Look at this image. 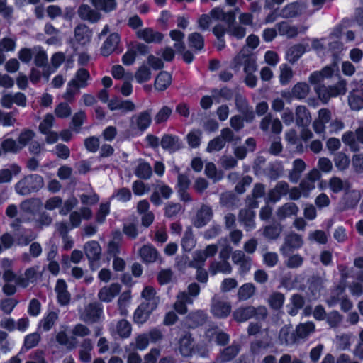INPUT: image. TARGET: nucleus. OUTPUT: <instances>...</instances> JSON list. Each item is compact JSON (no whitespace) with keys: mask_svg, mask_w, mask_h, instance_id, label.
<instances>
[{"mask_svg":"<svg viewBox=\"0 0 363 363\" xmlns=\"http://www.w3.org/2000/svg\"><path fill=\"white\" fill-rule=\"evenodd\" d=\"M243 67L245 77V83L250 87H255L257 84V77L254 73L257 71L256 60L252 55L246 53L242 49L233 59L231 67L235 71H239Z\"/></svg>","mask_w":363,"mask_h":363,"instance_id":"f257e3e1","label":"nucleus"},{"mask_svg":"<svg viewBox=\"0 0 363 363\" xmlns=\"http://www.w3.org/2000/svg\"><path fill=\"white\" fill-rule=\"evenodd\" d=\"M235 15L233 12H224L223 9L220 8H215L211 10L210 13L202 15L198 23L199 28L201 30H208L211 23L216 21H220L225 25L229 26L234 21Z\"/></svg>","mask_w":363,"mask_h":363,"instance_id":"f03ea898","label":"nucleus"},{"mask_svg":"<svg viewBox=\"0 0 363 363\" xmlns=\"http://www.w3.org/2000/svg\"><path fill=\"white\" fill-rule=\"evenodd\" d=\"M90 79L89 72L84 69H79L74 78L68 82L66 91L63 94V98L68 101H72L79 89H84L88 85Z\"/></svg>","mask_w":363,"mask_h":363,"instance_id":"7ed1b4c3","label":"nucleus"},{"mask_svg":"<svg viewBox=\"0 0 363 363\" xmlns=\"http://www.w3.org/2000/svg\"><path fill=\"white\" fill-rule=\"evenodd\" d=\"M315 91L318 99L324 104H327L331 98L345 95L347 91L346 83L342 80L333 86H315Z\"/></svg>","mask_w":363,"mask_h":363,"instance_id":"20e7f679","label":"nucleus"},{"mask_svg":"<svg viewBox=\"0 0 363 363\" xmlns=\"http://www.w3.org/2000/svg\"><path fill=\"white\" fill-rule=\"evenodd\" d=\"M44 182L42 177L33 174L24 177L16 185V191L21 195H28L37 191L43 186Z\"/></svg>","mask_w":363,"mask_h":363,"instance_id":"39448f33","label":"nucleus"},{"mask_svg":"<svg viewBox=\"0 0 363 363\" xmlns=\"http://www.w3.org/2000/svg\"><path fill=\"white\" fill-rule=\"evenodd\" d=\"M330 306H334L340 303V308L344 311H347L352 308V303L346 297L344 292V287L337 286L327 301Z\"/></svg>","mask_w":363,"mask_h":363,"instance_id":"423d86ee","label":"nucleus"},{"mask_svg":"<svg viewBox=\"0 0 363 363\" xmlns=\"http://www.w3.org/2000/svg\"><path fill=\"white\" fill-rule=\"evenodd\" d=\"M332 119V113L328 108H321L318 112V116L313 123V128L316 133H324Z\"/></svg>","mask_w":363,"mask_h":363,"instance_id":"0eeeda50","label":"nucleus"},{"mask_svg":"<svg viewBox=\"0 0 363 363\" xmlns=\"http://www.w3.org/2000/svg\"><path fill=\"white\" fill-rule=\"evenodd\" d=\"M338 66L334 63L325 67L321 71L314 72L309 77V82L312 84H318L326 79L330 78L334 74H337Z\"/></svg>","mask_w":363,"mask_h":363,"instance_id":"6e6552de","label":"nucleus"},{"mask_svg":"<svg viewBox=\"0 0 363 363\" xmlns=\"http://www.w3.org/2000/svg\"><path fill=\"white\" fill-rule=\"evenodd\" d=\"M172 189L167 185L158 184L155 186L153 193L151 195V202L155 206H160L163 199H168L172 196Z\"/></svg>","mask_w":363,"mask_h":363,"instance_id":"1a4fd4ad","label":"nucleus"},{"mask_svg":"<svg viewBox=\"0 0 363 363\" xmlns=\"http://www.w3.org/2000/svg\"><path fill=\"white\" fill-rule=\"evenodd\" d=\"M102 313L100 307L96 304H89L80 311V319L86 323L96 322Z\"/></svg>","mask_w":363,"mask_h":363,"instance_id":"9d476101","label":"nucleus"},{"mask_svg":"<svg viewBox=\"0 0 363 363\" xmlns=\"http://www.w3.org/2000/svg\"><path fill=\"white\" fill-rule=\"evenodd\" d=\"M121 289V286L118 284H111L110 285L105 286L99 290L98 293V298L103 302H111L119 294Z\"/></svg>","mask_w":363,"mask_h":363,"instance_id":"9b49d317","label":"nucleus"},{"mask_svg":"<svg viewBox=\"0 0 363 363\" xmlns=\"http://www.w3.org/2000/svg\"><path fill=\"white\" fill-rule=\"evenodd\" d=\"M110 330L113 336L126 338L129 337L131 333V325L127 320L122 319L117 322L112 323Z\"/></svg>","mask_w":363,"mask_h":363,"instance_id":"f8f14e48","label":"nucleus"},{"mask_svg":"<svg viewBox=\"0 0 363 363\" xmlns=\"http://www.w3.org/2000/svg\"><path fill=\"white\" fill-rule=\"evenodd\" d=\"M211 311L214 316L223 318L227 317L230 313L231 306L228 302L213 298Z\"/></svg>","mask_w":363,"mask_h":363,"instance_id":"ddd939ff","label":"nucleus"},{"mask_svg":"<svg viewBox=\"0 0 363 363\" xmlns=\"http://www.w3.org/2000/svg\"><path fill=\"white\" fill-rule=\"evenodd\" d=\"M137 37L147 43H160L163 35L150 28H144L136 31Z\"/></svg>","mask_w":363,"mask_h":363,"instance_id":"4468645a","label":"nucleus"},{"mask_svg":"<svg viewBox=\"0 0 363 363\" xmlns=\"http://www.w3.org/2000/svg\"><path fill=\"white\" fill-rule=\"evenodd\" d=\"M141 297L143 299L141 303L145 304L150 309H156L160 300L156 295L155 289L150 286H145L141 292Z\"/></svg>","mask_w":363,"mask_h":363,"instance_id":"2eb2a0df","label":"nucleus"},{"mask_svg":"<svg viewBox=\"0 0 363 363\" xmlns=\"http://www.w3.org/2000/svg\"><path fill=\"white\" fill-rule=\"evenodd\" d=\"M320 177V172L317 169H313L308 174L306 179L301 182L300 187L302 195L307 196L309 192L315 189V182Z\"/></svg>","mask_w":363,"mask_h":363,"instance_id":"dca6fc26","label":"nucleus"},{"mask_svg":"<svg viewBox=\"0 0 363 363\" xmlns=\"http://www.w3.org/2000/svg\"><path fill=\"white\" fill-rule=\"evenodd\" d=\"M348 104L353 111L363 108V85L349 94Z\"/></svg>","mask_w":363,"mask_h":363,"instance_id":"f3484780","label":"nucleus"},{"mask_svg":"<svg viewBox=\"0 0 363 363\" xmlns=\"http://www.w3.org/2000/svg\"><path fill=\"white\" fill-rule=\"evenodd\" d=\"M67 326L62 325L61 330L56 335V341L68 350H72L77 346V341L74 337H69L67 334Z\"/></svg>","mask_w":363,"mask_h":363,"instance_id":"a211bd4d","label":"nucleus"},{"mask_svg":"<svg viewBox=\"0 0 363 363\" xmlns=\"http://www.w3.org/2000/svg\"><path fill=\"white\" fill-rule=\"evenodd\" d=\"M120 42V36L116 33H113L108 35L104 42L101 48V53L104 56L110 55L116 48Z\"/></svg>","mask_w":363,"mask_h":363,"instance_id":"6ab92c4d","label":"nucleus"},{"mask_svg":"<svg viewBox=\"0 0 363 363\" xmlns=\"http://www.w3.org/2000/svg\"><path fill=\"white\" fill-rule=\"evenodd\" d=\"M55 293L58 302L61 305H67L70 301V294L67 291V285L65 280L58 279L56 283Z\"/></svg>","mask_w":363,"mask_h":363,"instance_id":"aec40b11","label":"nucleus"},{"mask_svg":"<svg viewBox=\"0 0 363 363\" xmlns=\"http://www.w3.org/2000/svg\"><path fill=\"white\" fill-rule=\"evenodd\" d=\"M152 121L151 112L145 111L132 118V125L144 130L150 125Z\"/></svg>","mask_w":363,"mask_h":363,"instance_id":"412c9836","label":"nucleus"},{"mask_svg":"<svg viewBox=\"0 0 363 363\" xmlns=\"http://www.w3.org/2000/svg\"><path fill=\"white\" fill-rule=\"evenodd\" d=\"M84 250L86 255L91 262V267L94 270L97 267L94 268L92 262L99 259L101 252V247L97 242L91 241L85 245Z\"/></svg>","mask_w":363,"mask_h":363,"instance_id":"4be33fe9","label":"nucleus"},{"mask_svg":"<svg viewBox=\"0 0 363 363\" xmlns=\"http://www.w3.org/2000/svg\"><path fill=\"white\" fill-rule=\"evenodd\" d=\"M108 106L111 111H119L124 113L135 109V104L130 101H122L118 99L111 100Z\"/></svg>","mask_w":363,"mask_h":363,"instance_id":"5701e85b","label":"nucleus"},{"mask_svg":"<svg viewBox=\"0 0 363 363\" xmlns=\"http://www.w3.org/2000/svg\"><path fill=\"white\" fill-rule=\"evenodd\" d=\"M91 36V31L85 26H79L74 30V42L79 45L88 43Z\"/></svg>","mask_w":363,"mask_h":363,"instance_id":"b1692460","label":"nucleus"},{"mask_svg":"<svg viewBox=\"0 0 363 363\" xmlns=\"http://www.w3.org/2000/svg\"><path fill=\"white\" fill-rule=\"evenodd\" d=\"M305 9L304 4L291 3L282 9L281 15L284 18H293L301 14Z\"/></svg>","mask_w":363,"mask_h":363,"instance_id":"393cba45","label":"nucleus"},{"mask_svg":"<svg viewBox=\"0 0 363 363\" xmlns=\"http://www.w3.org/2000/svg\"><path fill=\"white\" fill-rule=\"evenodd\" d=\"M233 261L235 264L240 266V273L247 272L251 267L250 259L246 257L242 252L236 251L233 255Z\"/></svg>","mask_w":363,"mask_h":363,"instance_id":"a878e982","label":"nucleus"},{"mask_svg":"<svg viewBox=\"0 0 363 363\" xmlns=\"http://www.w3.org/2000/svg\"><path fill=\"white\" fill-rule=\"evenodd\" d=\"M206 337L210 342L214 340L215 342L219 345H224L229 340L228 336L225 333L220 332L217 328L208 330L206 333Z\"/></svg>","mask_w":363,"mask_h":363,"instance_id":"bb28decb","label":"nucleus"},{"mask_svg":"<svg viewBox=\"0 0 363 363\" xmlns=\"http://www.w3.org/2000/svg\"><path fill=\"white\" fill-rule=\"evenodd\" d=\"M271 127L273 133H279L282 130V125L278 118L272 119L271 116H267L261 122V128L264 130H268Z\"/></svg>","mask_w":363,"mask_h":363,"instance_id":"cd10ccee","label":"nucleus"},{"mask_svg":"<svg viewBox=\"0 0 363 363\" xmlns=\"http://www.w3.org/2000/svg\"><path fill=\"white\" fill-rule=\"evenodd\" d=\"M177 350L184 357H189L194 352L192 340L189 335H185L179 340Z\"/></svg>","mask_w":363,"mask_h":363,"instance_id":"c85d7f7f","label":"nucleus"},{"mask_svg":"<svg viewBox=\"0 0 363 363\" xmlns=\"http://www.w3.org/2000/svg\"><path fill=\"white\" fill-rule=\"evenodd\" d=\"M172 82V76L167 72H161L156 77L155 80V88L156 90L162 91L167 89Z\"/></svg>","mask_w":363,"mask_h":363,"instance_id":"c756f323","label":"nucleus"},{"mask_svg":"<svg viewBox=\"0 0 363 363\" xmlns=\"http://www.w3.org/2000/svg\"><path fill=\"white\" fill-rule=\"evenodd\" d=\"M296 124L298 126H307L311 121V114L304 106H298L296 109Z\"/></svg>","mask_w":363,"mask_h":363,"instance_id":"7c9ffc66","label":"nucleus"},{"mask_svg":"<svg viewBox=\"0 0 363 363\" xmlns=\"http://www.w3.org/2000/svg\"><path fill=\"white\" fill-rule=\"evenodd\" d=\"M92 216L91 211L89 208H82L80 213L74 211L70 215V223L73 228L79 225L82 220H89Z\"/></svg>","mask_w":363,"mask_h":363,"instance_id":"2f4dec72","label":"nucleus"},{"mask_svg":"<svg viewBox=\"0 0 363 363\" xmlns=\"http://www.w3.org/2000/svg\"><path fill=\"white\" fill-rule=\"evenodd\" d=\"M211 218V211L208 206H202L194 219V225L197 228L204 226Z\"/></svg>","mask_w":363,"mask_h":363,"instance_id":"473e14b6","label":"nucleus"},{"mask_svg":"<svg viewBox=\"0 0 363 363\" xmlns=\"http://www.w3.org/2000/svg\"><path fill=\"white\" fill-rule=\"evenodd\" d=\"M155 311L141 303L134 313V320L138 324H143L147 321L150 315Z\"/></svg>","mask_w":363,"mask_h":363,"instance_id":"72a5a7b5","label":"nucleus"},{"mask_svg":"<svg viewBox=\"0 0 363 363\" xmlns=\"http://www.w3.org/2000/svg\"><path fill=\"white\" fill-rule=\"evenodd\" d=\"M302 245L303 240L299 235L296 234L291 235L287 238L286 243L282 247L283 253L286 254L291 250L298 249L301 247Z\"/></svg>","mask_w":363,"mask_h":363,"instance_id":"f704fd0d","label":"nucleus"},{"mask_svg":"<svg viewBox=\"0 0 363 363\" xmlns=\"http://www.w3.org/2000/svg\"><path fill=\"white\" fill-rule=\"evenodd\" d=\"M139 254L145 262H153L158 256L157 251L151 245H144L139 250Z\"/></svg>","mask_w":363,"mask_h":363,"instance_id":"c9c22d12","label":"nucleus"},{"mask_svg":"<svg viewBox=\"0 0 363 363\" xmlns=\"http://www.w3.org/2000/svg\"><path fill=\"white\" fill-rule=\"evenodd\" d=\"M298 208L294 203H289L278 209L277 216L279 219H284L291 216L296 215Z\"/></svg>","mask_w":363,"mask_h":363,"instance_id":"e433bc0d","label":"nucleus"},{"mask_svg":"<svg viewBox=\"0 0 363 363\" xmlns=\"http://www.w3.org/2000/svg\"><path fill=\"white\" fill-rule=\"evenodd\" d=\"M255 314V308L251 306L246 308H240L237 309L234 313V318L238 322H244L254 316Z\"/></svg>","mask_w":363,"mask_h":363,"instance_id":"4c0bfd02","label":"nucleus"},{"mask_svg":"<svg viewBox=\"0 0 363 363\" xmlns=\"http://www.w3.org/2000/svg\"><path fill=\"white\" fill-rule=\"evenodd\" d=\"M37 273L38 272L35 268L28 269L25 272L24 277H21V278L18 279L16 284L23 288L27 287L30 283L35 281Z\"/></svg>","mask_w":363,"mask_h":363,"instance_id":"58836bf2","label":"nucleus"},{"mask_svg":"<svg viewBox=\"0 0 363 363\" xmlns=\"http://www.w3.org/2000/svg\"><path fill=\"white\" fill-rule=\"evenodd\" d=\"M131 294L130 291H124L121 294L118 300V307L120 311V313L122 315L128 314V308L130 304Z\"/></svg>","mask_w":363,"mask_h":363,"instance_id":"ea45409f","label":"nucleus"},{"mask_svg":"<svg viewBox=\"0 0 363 363\" xmlns=\"http://www.w3.org/2000/svg\"><path fill=\"white\" fill-rule=\"evenodd\" d=\"M279 340L281 344L291 345L297 341V337L291 333V328L286 325L281 329Z\"/></svg>","mask_w":363,"mask_h":363,"instance_id":"a19ab883","label":"nucleus"},{"mask_svg":"<svg viewBox=\"0 0 363 363\" xmlns=\"http://www.w3.org/2000/svg\"><path fill=\"white\" fill-rule=\"evenodd\" d=\"M16 47V40L13 38H4L0 40V64L4 60V57L1 53L5 52H13Z\"/></svg>","mask_w":363,"mask_h":363,"instance_id":"79ce46f5","label":"nucleus"},{"mask_svg":"<svg viewBox=\"0 0 363 363\" xmlns=\"http://www.w3.org/2000/svg\"><path fill=\"white\" fill-rule=\"evenodd\" d=\"M328 188L333 193H338L348 189L347 182L342 180L337 177H333L328 183Z\"/></svg>","mask_w":363,"mask_h":363,"instance_id":"37998d69","label":"nucleus"},{"mask_svg":"<svg viewBox=\"0 0 363 363\" xmlns=\"http://www.w3.org/2000/svg\"><path fill=\"white\" fill-rule=\"evenodd\" d=\"M289 186L286 183H279L277 186L269 194V200L272 202L279 201L281 196L286 194L288 191Z\"/></svg>","mask_w":363,"mask_h":363,"instance_id":"c03bdc74","label":"nucleus"},{"mask_svg":"<svg viewBox=\"0 0 363 363\" xmlns=\"http://www.w3.org/2000/svg\"><path fill=\"white\" fill-rule=\"evenodd\" d=\"M193 300L189 297L185 293H181L177 296V300L174 303V309L181 314L186 312V304L192 303Z\"/></svg>","mask_w":363,"mask_h":363,"instance_id":"a18cd8bd","label":"nucleus"},{"mask_svg":"<svg viewBox=\"0 0 363 363\" xmlns=\"http://www.w3.org/2000/svg\"><path fill=\"white\" fill-rule=\"evenodd\" d=\"M78 12L82 18L91 22H95L100 18L99 13L96 11H92L87 5L81 6Z\"/></svg>","mask_w":363,"mask_h":363,"instance_id":"49530a36","label":"nucleus"},{"mask_svg":"<svg viewBox=\"0 0 363 363\" xmlns=\"http://www.w3.org/2000/svg\"><path fill=\"white\" fill-rule=\"evenodd\" d=\"M92 348V342L90 340L86 339L83 341L79 350V358L82 362H89L91 360Z\"/></svg>","mask_w":363,"mask_h":363,"instance_id":"de8ad7c7","label":"nucleus"},{"mask_svg":"<svg viewBox=\"0 0 363 363\" xmlns=\"http://www.w3.org/2000/svg\"><path fill=\"white\" fill-rule=\"evenodd\" d=\"M255 213L251 209L242 210L240 213V218L244 223L247 230L255 228Z\"/></svg>","mask_w":363,"mask_h":363,"instance_id":"09e8293b","label":"nucleus"},{"mask_svg":"<svg viewBox=\"0 0 363 363\" xmlns=\"http://www.w3.org/2000/svg\"><path fill=\"white\" fill-rule=\"evenodd\" d=\"M21 172V167L16 164H12L10 169L0 170V182L6 183L11 180L12 175H17Z\"/></svg>","mask_w":363,"mask_h":363,"instance_id":"8fccbe9b","label":"nucleus"},{"mask_svg":"<svg viewBox=\"0 0 363 363\" xmlns=\"http://www.w3.org/2000/svg\"><path fill=\"white\" fill-rule=\"evenodd\" d=\"M306 51V47L303 45H296L291 47L287 52V58L290 62L298 60Z\"/></svg>","mask_w":363,"mask_h":363,"instance_id":"3c124183","label":"nucleus"},{"mask_svg":"<svg viewBox=\"0 0 363 363\" xmlns=\"http://www.w3.org/2000/svg\"><path fill=\"white\" fill-rule=\"evenodd\" d=\"M209 270L213 274L217 273L230 274L232 271V268L226 260L223 259L220 262L212 263Z\"/></svg>","mask_w":363,"mask_h":363,"instance_id":"603ef678","label":"nucleus"},{"mask_svg":"<svg viewBox=\"0 0 363 363\" xmlns=\"http://www.w3.org/2000/svg\"><path fill=\"white\" fill-rule=\"evenodd\" d=\"M151 76L150 69L145 65L139 67L135 73V78L140 84L149 81L151 79Z\"/></svg>","mask_w":363,"mask_h":363,"instance_id":"864d4df0","label":"nucleus"},{"mask_svg":"<svg viewBox=\"0 0 363 363\" xmlns=\"http://www.w3.org/2000/svg\"><path fill=\"white\" fill-rule=\"evenodd\" d=\"M310 91V88L306 83H298L292 89L294 97L302 99L307 96Z\"/></svg>","mask_w":363,"mask_h":363,"instance_id":"5fc2aeb1","label":"nucleus"},{"mask_svg":"<svg viewBox=\"0 0 363 363\" xmlns=\"http://www.w3.org/2000/svg\"><path fill=\"white\" fill-rule=\"evenodd\" d=\"M255 288L252 284H245L238 290V296L240 300H247L253 296Z\"/></svg>","mask_w":363,"mask_h":363,"instance_id":"6e6d98bb","label":"nucleus"},{"mask_svg":"<svg viewBox=\"0 0 363 363\" xmlns=\"http://www.w3.org/2000/svg\"><path fill=\"white\" fill-rule=\"evenodd\" d=\"M72 109L69 105L65 102L57 104L55 108V114L57 118H67L70 116Z\"/></svg>","mask_w":363,"mask_h":363,"instance_id":"4d7b16f0","label":"nucleus"},{"mask_svg":"<svg viewBox=\"0 0 363 363\" xmlns=\"http://www.w3.org/2000/svg\"><path fill=\"white\" fill-rule=\"evenodd\" d=\"M93 5L96 9L104 11H111L116 8L115 0H92Z\"/></svg>","mask_w":363,"mask_h":363,"instance_id":"13d9d810","label":"nucleus"},{"mask_svg":"<svg viewBox=\"0 0 363 363\" xmlns=\"http://www.w3.org/2000/svg\"><path fill=\"white\" fill-rule=\"evenodd\" d=\"M184 36V33L179 30H174L170 32V37L172 40L175 41L174 46L178 52H182L184 50L185 46L182 41Z\"/></svg>","mask_w":363,"mask_h":363,"instance_id":"bf43d9fd","label":"nucleus"},{"mask_svg":"<svg viewBox=\"0 0 363 363\" xmlns=\"http://www.w3.org/2000/svg\"><path fill=\"white\" fill-rule=\"evenodd\" d=\"M315 325L312 322L301 324L296 328V335L298 337L304 338L313 333Z\"/></svg>","mask_w":363,"mask_h":363,"instance_id":"052dcab7","label":"nucleus"},{"mask_svg":"<svg viewBox=\"0 0 363 363\" xmlns=\"http://www.w3.org/2000/svg\"><path fill=\"white\" fill-rule=\"evenodd\" d=\"M57 319V314L55 312H50L40 321V327L42 328L43 330L48 331L51 329Z\"/></svg>","mask_w":363,"mask_h":363,"instance_id":"680f3d73","label":"nucleus"},{"mask_svg":"<svg viewBox=\"0 0 363 363\" xmlns=\"http://www.w3.org/2000/svg\"><path fill=\"white\" fill-rule=\"evenodd\" d=\"M280 74L279 81L283 85H285L289 82L293 77V72L291 68L286 65H281L279 67Z\"/></svg>","mask_w":363,"mask_h":363,"instance_id":"e2e57ef3","label":"nucleus"},{"mask_svg":"<svg viewBox=\"0 0 363 363\" xmlns=\"http://www.w3.org/2000/svg\"><path fill=\"white\" fill-rule=\"evenodd\" d=\"M40 203L39 199L26 200L21 203V208L26 213H33L34 211L38 209Z\"/></svg>","mask_w":363,"mask_h":363,"instance_id":"0e129e2a","label":"nucleus"},{"mask_svg":"<svg viewBox=\"0 0 363 363\" xmlns=\"http://www.w3.org/2000/svg\"><path fill=\"white\" fill-rule=\"evenodd\" d=\"M2 149L6 152L16 153L21 150L18 141L13 139H6L1 144Z\"/></svg>","mask_w":363,"mask_h":363,"instance_id":"69168bd1","label":"nucleus"},{"mask_svg":"<svg viewBox=\"0 0 363 363\" xmlns=\"http://www.w3.org/2000/svg\"><path fill=\"white\" fill-rule=\"evenodd\" d=\"M135 174L138 177L149 179L152 175V168L146 162H140L136 168Z\"/></svg>","mask_w":363,"mask_h":363,"instance_id":"338daca9","label":"nucleus"},{"mask_svg":"<svg viewBox=\"0 0 363 363\" xmlns=\"http://www.w3.org/2000/svg\"><path fill=\"white\" fill-rule=\"evenodd\" d=\"M161 145L164 149L174 151L178 148L177 138L171 135H165L161 140Z\"/></svg>","mask_w":363,"mask_h":363,"instance_id":"774afa93","label":"nucleus"}]
</instances>
